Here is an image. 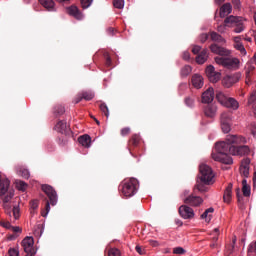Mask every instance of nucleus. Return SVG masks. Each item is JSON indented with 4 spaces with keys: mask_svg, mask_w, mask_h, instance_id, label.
<instances>
[{
    "mask_svg": "<svg viewBox=\"0 0 256 256\" xmlns=\"http://www.w3.org/2000/svg\"><path fill=\"white\" fill-rule=\"evenodd\" d=\"M241 143H247L245 137L228 135L226 141L216 143V152L212 153V159L224 165H233V158L229 155H249V146L241 145Z\"/></svg>",
    "mask_w": 256,
    "mask_h": 256,
    "instance_id": "f257e3e1",
    "label": "nucleus"
},
{
    "mask_svg": "<svg viewBox=\"0 0 256 256\" xmlns=\"http://www.w3.org/2000/svg\"><path fill=\"white\" fill-rule=\"evenodd\" d=\"M41 188L49 199L48 200L47 198H45V208L41 212L42 217H45L46 215H49V211H51V205L52 207H55V205H57V191H55V189L51 185L47 184H43Z\"/></svg>",
    "mask_w": 256,
    "mask_h": 256,
    "instance_id": "f03ea898",
    "label": "nucleus"
},
{
    "mask_svg": "<svg viewBox=\"0 0 256 256\" xmlns=\"http://www.w3.org/2000/svg\"><path fill=\"white\" fill-rule=\"evenodd\" d=\"M216 99L220 105L227 107V109H233V111L239 109V101L235 98L228 97L223 91H216Z\"/></svg>",
    "mask_w": 256,
    "mask_h": 256,
    "instance_id": "7ed1b4c3",
    "label": "nucleus"
},
{
    "mask_svg": "<svg viewBox=\"0 0 256 256\" xmlns=\"http://www.w3.org/2000/svg\"><path fill=\"white\" fill-rule=\"evenodd\" d=\"M139 181L135 178H130L129 180H124V182L119 186V189L124 195V197H133L137 193V186Z\"/></svg>",
    "mask_w": 256,
    "mask_h": 256,
    "instance_id": "20e7f679",
    "label": "nucleus"
},
{
    "mask_svg": "<svg viewBox=\"0 0 256 256\" xmlns=\"http://www.w3.org/2000/svg\"><path fill=\"white\" fill-rule=\"evenodd\" d=\"M228 27H233L234 33H243L245 31V19L241 16L230 15L224 19Z\"/></svg>",
    "mask_w": 256,
    "mask_h": 256,
    "instance_id": "39448f33",
    "label": "nucleus"
},
{
    "mask_svg": "<svg viewBox=\"0 0 256 256\" xmlns=\"http://www.w3.org/2000/svg\"><path fill=\"white\" fill-rule=\"evenodd\" d=\"M199 171H200L199 179L201 183H204V185H211L215 177V174L213 173V169H211V167L207 164H201Z\"/></svg>",
    "mask_w": 256,
    "mask_h": 256,
    "instance_id": "423d86ee",
    "label": "nucleus"
},
{
    "mask_svg": "<svg viewBox=\"0 0 256 256\" xmlns=\"http://www.w3.org/2000/svg\"><path fill=\"white\" fill-rule=\"evenodd\" d=\"M215 61L218 65H222L226 67V69H237L239 65V60L237 58H223V57H216Z\"/></svg>",
    "mask_w": 256,
    "mask_h": 256,
    "instance_id": "0eeeda50",
    "label": "nucleus"
},
{
    "mask_svg": "<svg viewBox=\"0 0 256 256\" xmlns=\"http://www.w3.org/2000/svg\"><path fill=\"white\" fill-rule=\"evenodd\" d=\"M21 245L24 249V252L26 253L25 256H33L35 255V253H37L35 251V248L33 247V245H35V240L33 239V237H25L22 240Z\"/></svg>",
    "mask_w": 256,
    "mask_h": 256,
    "instance_id": "6e6552de",
    "label": "nucleus"
},
{
    "mask_svg": "<svg viewBox=\"0 0 256 256\" xmlns=\"http://www.w3.org/2000/svg\"><path fill=\"white\" fill-rule=\"evenodd\" d=\"M240 79H241V74L239 73L227 75L222 79V85L226 89H229L230 87H233L235 83H238Z\"/></svg>",
    "mask_w": 256,
    "mask_h": 256,
    "instance_id": "1a4fd4ad",
    "label": "nucleus"
},
{
    "mask_svg": "<svg viewBox=\"0 0 256 256\" xmlns=\"http://www.w3.org/2000/svg\"><path fill=\"white\" fill-rule=\"evenodd\" d=\"M54 130L58 133H61V135H71V128L67 125L66 121L60 120L56 123L54 126Z\"/></svg>",
    "mask_w": 256,
    "mask_h": 256,
    "instance_id": "9d476101",
    "label": "nucleus"
},
{
    "mask_svg": "<svg viewBox=\"0 0 256 256\" xmlns=\"http://www.w3.org/2000/svg\"><path fill=\"white\" fill-rule=\"evenodd\" d=\"M206 75L211 83H217L221 79V74L215 72V67L210 65L206 68Z\"/></svg>",
    "mask_w": 256,
    "mask_h": 256,
    "instance_id": "9b49d317",
    "label": "nucleus"
},
{
    "mask_svg": "<svg viewBox=\"0 0 256 256\" xmlns=\"http://www.w3.org/2000/svg\"><path fill=\"white\" fill-rule=\"evenodd\" d=\"M203 113L205 117H208V119H214V117L217 115V104H207L203 108Z\"/></svg>",
    "mask_w": 256,
    "mask_h": 256,
    "instance_id": "f8f14e48",
    "label": "nucleus"
},
{
    "mask_svg": "<svg viewBox=\"0 0 256 256\" xmlns=\"http://www.w3.org/2000/svg\"><path fill=\"white\" fill-rule=\"evenodd\" d=\"M179 213L183 219H193L195 217V211L187 205L180 206Z\"/></svg>",
    "mask_w": 256,
    "mask_h": 256,
    "instance_id": "ddd939ff",
    "label": "nucleus"
},
{
    "mask_svg": "<svg viewBox=\"0 0 256 256\" xmlns=\"http://www.w3.org/2000/svg\"><path fill=\"white\" fill-rule=\"evenodd\" d=\"M221 129L223 133H229L231 131V117L227 113L221 115Z\"/></svg>",
    "mask_w": 256,
    "mask_h": 256,
    "instance_id": "4468645a",
    "label": "nucleus"
},
{
    "mask_svg": "<svg viewBox=\"0 0 256 256\" xmlns=\"http://www.w3.org/2000/svg\"><path fill=\"white\" fill-rule=\"evenodd\" d=\"M214 99H215V90H213V88L210 87L202 93V96H201L202 103L211 104V102Z\"/></svg>",
    "mask_w": 256,
    "mask_h": 256,
    "instance_id": "2eb2a0df",
    "label": "nucleus"
},
{
    "mask_svg": "<svg viewBox=\"0 0 256 256\" xmlns=\"http://www.w3.org/2000/svg\"><path fill=\"white\" fill-rule=\"evenodd\" d=\"M184 203L186 205H190L191 207H199V205L203 203V198L195 195H190L187 198H185Z\"/></svg>",
    "mask_w": 256,
    "mask_h": 256,
    "instance_id": "dca6fc26",
    "label": "nucleus"
},
{
    "mask_svg": "<svg viewBox=\"0 0 256 256\" xmlns=\"http://www.w3.org/2000/svg\"><path fill=\"white\" fill-rule=\"evenodd\" d=\"M68 15H71V17H74V19H77L78 21H81L83 19V13H81V10L75 5H72L67 8Z\"/></svg>",
    "mask_w": 256,
    "mask_h": 256,
    "instance_id": "f3484780",
    "label": "nucleus"
},
{
    "mask_svg": "<svg viewBox=\"0 0 256 256\" xmlns=\"http://www.w3.org/2000/svg\"><path fill=\"white\" fill-rule=\"evenodd\" d=\"M210 50L212 53H215L216 55H221L222 57H227L229 55V50L217 44H212L210 46Z\"/></svg>",
    "mask_w": 256,
    "mask_h": 256,
    "instance_id": "a211bd4d",
    "label": "nucleus"
},
{
    "mask_svg": "<svg viewBox=\"0 0 256 256\" xmlns=\"http://www.w3.org/2000/svg\"><path fill=\"white\" fill-rule=\"evenodd\" d=\"M249 165H251V159L245 158L241 162L240 173L243 177H249Z\"/></svg>",
    "mask_w": 256,
    "mask_h": 256,
    "instance_id": "6ab92c4d",
    "label": "nucleus"
},
{
    "mask_svg": "<svg viewBox=\"0 0 256 256\" xmlns=\"http://www.w3.org/2000/svg\"><path fill=\"white\" fill-rule=\"evenodd\" d=\"M233 11V6H231V3H225L221 8H220V17L221 19H225L227 15H230V13Z\"/></svg>",
    "mask_w": 256,
    "mask_h": 256,
    "instance_id": "aec40b11",
    "label": "nucleus"
},
{
    "mask_svg": "<svg viewBox=\"0 0 256 256\" xmlns=\"http://www.w3.org/2000/svg\"><path fill=\"white\" fill-rule=\"evenodd\" d=\"M232 193H233V184L229 183L224 191V195H223L224 203H231Z\"/></svg>",
    "mask_w": 256,
    "mask_h": 256,
    "instance_id": "412c9836",
    "label": "nucleus"
},
{
    "mask_svg": "<svg viewBox=\"0 0 256 256\" xmlns=\"http://www.w3.org/2000/svg\"><path fill=\"white\" fill-rule=\"evenodd\" d=\"M192 85L195 87V89H201V87H203V77L198 74L193 75Z\"/></svg>",
    "mask_w": 256,
    "mask_h": 256,
    "instance_id": "4be33fe9",
    "label": "nucleus"
},
{
    "mask_svg": "<svg viewBox=\"0 0 256 256\" xmlns=\"http://www.w3.org/2000/svg\"><path fill=\"white\" fill-rule=\"evenodd\" d=\"M208 57L207 49H204L196 56V63H198V65H203V63L207 61Z\"/></svg>",
    "mask_w": 256,
    "mask_h": 256,
    "instance_id": "5701e85b",
    "label": "nucleus"
},
{
    "mask_svg": "<svg viewBox=\"0 0 256 256\" xmlns=\"http://www.w3.org/2000/svg\"><path fill=\"white\" fill-rule=\"evenodd\" d=\"M40 5H43L47 11H55V1L53 0H38Z\"/></svg>",
    "mask_w": 256,
    "mask_h": 256,
    "instance_id": "b1692460",
    "label": "nucleus"
},
{
    "mask_svg": "<svg viewBox=\"0 0 256 256\" xmlns=\"http://www.w3.org/2000/svg\"><path fill=\"white\" fill-rule=\"evenodd\" d=\"M78 141L80 143V145H82L83 147H90L91 146V136L90 135H82L78 138Z\"/></svg>",
    "mask_w": 256,
    "mask_h": 256,
    "instance_id": "393cba45",
    "label": "nucleus"
},
{
    "mask_svg": "<svg viewBox=\"0 0 256 256\" xmlns=\"http://www.w3.org/2000/svg\"><path fill=\"white\" fill-rule=\"evenodd\" d=\"M141 141V137L137 134L132 135L128 142L129 151H131V147H137Z\"/></svg>",
    "mask_w": 256,
    "mask_h": 256,
    "instance_id": "a878e982",
    "label": "nucleus"
},
{
    "mask_svg": "<svg viewBox=\"0 0 256 256\" xmlns=\"http://www.w3.org/2000/svg\"><path fill=\"white\" fill-rule=\"evenodd\" d=\"M210 39L215 43H225V38L215 31L210 32Z\"/></svg>",
    "mask_w": 256,
    "mask_h": 256,
    "instance_id": "bb28decb",
    "label": "nucleus"
},
{
    "mask_svg": "<svg viewBox=\"0 0 256 256\" xmlns=\"http://www.w3.org/2000/svg\"><path fill=\"white\" fill-rule=\"evenodd\" d=\"M242 193L244 197H250L251 196V186L247 184V179L242 180Z\"/></svg>",
    "mask_w": 256,
    "mask_h": 256,
    "instance_id": "cd10ccee",
    "label": "nucleus"
},
{
    "mask_svg": "<svg viewBox=\"0 0 256 256\" xmlns=\"http://www.w3.org/2000/svg\"><path fill=\"white\" fill-rule=\"evenodd\" d=\"M237 243V237L234 236L232 239V244L226 246V255L229 256L235 251V245Z\"/></svg>",
    "mask_w": 256,
    "mask_h": 256,
    "instance_id": "c85d7f7f",
    "label": "nucleus"
},
{
    "mask_svg": "<svg viewBox=\"0 0 256 256\" xmlns=\"http://www.w3.org/2000/svg\"><path fill=\"white\" fill-rule=\"evenodd\" d=\"M213 211H215V209H213V208L206 209L205 212L201 215V219H205L206 223H210L211 222V214H209V213H213Z\"/></svg>",
    "mask_w": 256,
    "mask_h": 256,
    "instance_id": "c756f323",
    "label": "nucleus"
},
{
    "mask_svg": "<svg viewBox=\"0 0 256 256\" xmlns=\"http://www.w3.org/2000/svg\"><path fill=\"white\" fill-rule=\"evenodd\" d=\"M63 113H65V107L63 105H56L54 107L53 114L55 115V117H61V115H63Z\"/></svg>",
    "mask_w": 256,
    "mask_h": 256,
    "instance_id": "7c9ffc66",
    "label": "nucleus"
},
{
    "mask_svg": "<svg viewBox=\"0 0 256 256\" xmlns=\"http://www.w3.org/2000/svg\"><path fill=\"white\" fill-rule=\"evenodd\" d=\"M81 94L85 101H91L95 97V93L91 91H82Z\"/></svg>",
    "mask_w": 256,
    "mask_h": 256,
    "instance_id": "2f4dec72",
    "label": "nucleus"
},
{
    "mask_svg": "<svg viewBox=\"0 0 256 256\" xmlns=\"http://www.w3.org/2000/svg\"><path fill=\"white\" fill-rule=\"evenodd\" d=\"M184 103H185L186 107H190V108L195 107V97H193V96H187V97L184 99Z\"/></svg>",
    "mask_w": 256,
    "mask_h": 256,
    "instance_id": "473e14b6",
    "label": "nucleus"
},
{
    "mask_svg": "<svg viewBox=\"0 0 256 256\" xmlns=\"http://www.w3.org/2000/svg\"><path fill=\"white\" fill-rule=\"evenodd\" d=\"M69 137H71V135H65L60 137L58 139V145H60L61 147H65V145H67V143H69Z\"/></svg>",
    "mask_w": 256,
    "mask_h": 256,
    "instance_id": "72a5a7b5",
    "label": "nucleus"
},
{
    "mask_svg": "<svg viewBox=\"0 0 256 256\" xmlns=\"http://www.w3.org/2000/svg\"><path fill=\"white\" fill-rule=\"evenodd\" d=\"M16 187L19 191H26L27 190V183L23 180H16Z\"/></svg>",
    "mask_w": 256,
    "mask_h": 256,
    "instance_id": "f704fd0d",
    "label": "nucleus"
},
{
    "mask_svg": "<svg viewBox=\"0 0 256 256\" xmlns=\"http://www.w3.org/2000/svg\"><path fill=\"white\" fill-rule=\"evenodd\" d=\"M195 189H197L200 193H207V191H209V187L205 186L203 183L196 184Z\"/></svg>",
    "mask_w": 256,
    "mask_h": 256,
    "instance_id": "c9c22d12",
    "label": "nucleus"
},
{
    "mask_svg": "<svg viewBox=\"0 0 256 256\" xmlns=\"http://www.w3.org/2000/svg\"><path fill=\"white\" fill-rule=\"evenodd\" d=\"M192 71L191 66L186 65L181 69V75L182 77H187Z\"/></svg>",
    "mask_w": 256,
    "mask_h": 256,
    "instance_id": "e433bc0d",
    "label": "nucleus"
},
{
    "mask_svg": "<svg viewBox=\"0 0 256 256\" xmlns=\"http://www.w3.org/2000/svg\"><path fill=\"white\" fill-rule=\"evenodd\" d=\"M113 6L116 9H123L125 7V0H113Z\"/></svg>",
    "mask_w": 256,
    "mask_h": 256,
    "instance_id": "4c0bfd02",
    "label": "nucleus"
},
{
    "mask_svg": "<svg viewBox=\"0 0 256 256\" xmlns=\"http://www.w3.org/2000/svg\"><path fill=\"white\" fill-rule=\"evenodd\" d=\"M234 47L235 49H237V51H240L242 55H247V50H245V46H243V43L234 44Z\"/></svg>",
    "mask_w": 256,
    "mask_h": 256,
    "instance_id": "58836bf2",
    "label": "nucleus"
},
{
    "mask_svg": "<svg viewBox=\"0 0 256 256\" xmlns=\"http://www.w3.org/2000/svg\"><path fill=\"white\" fill-rule=\"evenodd\" d=\"M227 27H229V26L225 22H224V24L218 25L217 26L218 33H221V35H224V33H227Z\"/></svg>",
    "mask_w": 256,
    "mask_h": 256,
    "instance_id": "ea45409f",
    "label": "nucleus"
},
{
    "mask_svg": "<svg viewBox=\"0 0 256 256\" xmlns=\"http://www.w3.org/2000/svg\"><path fill=\"white\" fill-rule=\"evenodd\" d=\"M174 255H185L187 251L183 247H175L173 248Z\"/></svg>",
    "mask_w": 256,
    "mask_h": 256,
    "instance_id": "a19ab883",
    "label": "nucleus"
},
{
    "mask_svg": "<svg viewBox=\"0 0 256 256\" xmlns=\"http://www.w3.org/2000/svg\"><path fill=\"white\" fill-rule=\"evenodd\" d=\"M108 256H121V251L117 248H111L108 250Z\"/></svg>",
    "mask_w": 256,
    "mask_h": 256,
    "instance_id": "79ce46f5",
    "label": "nucleus"
},
{
    "mask_svg": "<svg viewBox=\"0 0 256 256\" xmlns=\"http://www.w3.org/2000/svg\"><path fill=\"white\" fill-rule=\"evenodd\" d=\"M99 107L102 113H104L106 117H109V107H107V104L101 103Z\"/></svg>",
    "mask_w": 256,
    "mask_h": 256,
    "instance_id": "37998d69",
    "label": "nucleus"
},
{
    "mask_svg": "<svg viewBox=\"0 0 256 256\" xmlns=\"http://www.w3.org/2000/svg\"><path fill=\"white\" fill-rule=\"evenodd\" d=\"M248 105L251 107L254 117H256V100L251 101V98H249Z\"/></svg>",
    "mask_w": 256,
    "mask_h": 256,
    "instance_id": "c03bdc74",
    "label": "nucleus"
},
{
    "mask_svg": "<svg viewBox=\"0 0 256 256\" xmlns=\"http://www.w3.org/2000/svg\"><path fill=\"white\" fill-rule=\"evenodd\" d=\"M248 253H250V255H256V241L249 245Z\"/></svg>",
    "mask_w": 256,
    "mask_h": 256,
    "instance_id": "a18cd8bd",
    "label": "nucleus"
},
{
    "mask_svg": "<svg viewBox=\"0 0 256 256\" xmlns=\"http://www.w3.org/2000/svg\"><path fill=\"white\" fill-rule=\"evenodd\" d=\"M91 3H93V0H81L82 9H88V7H91Z\"/></svg>",
    "mask_w": 256,
    "mask_h": 256,
    "instance_id": "49530a36",
    "label": "nucleus"
},
{
    "mask_svg": "<svg viewBox=\"0 0 256 256\" xmlns=\"http://www.w3.org/2000/svg\"><path fill=\"white\" fill-rule=\"evenodd\" d=\"M19 175L21 177H23L24 179H29V177H30L29 170H27V169L20 170Z\"/></svg>",
    "mask_w": 256,
    "mask_h": 256,
    "instance_id": "de8ad7c7",
    "label": "nucleus"
},
{
    "mask_svg": "<svg viewBox=\"0 0 256 256\" xmlns=\"http://www.w3.org/2000/svg\"><path fill=\"white\" fill-rule=\"evenodd\" d=\"M0 226L4 227V229H11L12 227L11 222L5 220L0 221Z\"/></svg>",
    "mask_w": 256,
    "mask_h": 256,
    "instance_id": "09e8293b",
    "label": "nucleus"
},
{
    "mask_svg": "<svg viewBox=\"0 0 256 256\" xmlns=\"http://www.w3.org/2000/svg\"><path fill=\"white\" fill-rule=\"evenodd\" d=\"M236 196H237L239 205H243V196H241V190L239 188L236 189Z\"/></svg>",
    "mask_w": 256,
    "mask_h": 256,
    "instance_id": "8fccbe9b",
    "label": "nucleus"
},
{
    "mask_svg": "<svg viewBox=\"0 0 256 256\" xmlns=\"http://www.w3.org/2000/svg\"><path fill=\"white\" fill-rule=\"evenodd\" d=\"M9 256H19V250L17 248H10L8 250Z\"/></svg>",
    "mask_w": 256,
    "mask_h": 256,
    "instance_id": "3c124183",
    "label": "nucleus"
},
{
    "mask_svg": "<svg viewBox=\"0 0 256 256\" xmlns=\"http://www.w3.org/2000/svg\"><path fill=\"white\" fill-rule=\"evenodd\" d=\"M120 133H121L122 137H127V135H129V133H131V128H129V127L122 128Z\"/></svg>",
    "mask_w": 256,
    "mask_h": 256,
    "instance_id": "603ef678",
    "label": "nucleus"
},
{
    "mask_svg": "<svg viewBox=\"0 0 256 256\" xmlns=\"http://www.w3.org/2000/svg\"><path fill=\"white\" fill-rule=\"evenodd\" d=\"M3 207H4V210H5V213L7 215H11V205H9V203H5L3 202Z\"/></svg>",
    "mask_w": 256,
    "mask_h": 256,
    "instance_id": "864d4df0",
    "label": "nucleus"
},
{
    "mask_svg": "<svg viewBox=\"0 0 256 256\" xmlns=\"http://www.w3.org/2000/svg\"><path fill=\"white\" fill-rule=\"evenodd\" d=\"M234 9H241V0H231Z\"/></svg>",
    "mask_w": 256,
    "mask_h": 256,
    "instance_id": "5fc2aeb1",
    "label": "nucleus"
},
{
    "mask_svg": "<svg viewBox=\"0 0 256 256\" xmlns=\"http://www.w3.org/2000/svg\"><path fill=\"white\" fill-rule=\"evenodd\" d=\"M13 195V192H9V194L4 197L3 203H9L11 199H13Z\"/></svg>",
    "mask_w": 256,
    "mask_h": 256,
    "instance_id": "6e6d98bb",
    "label": "nucleus"
},
{
    "mask_svg": "<svg viewBox=\"0 0 256 256\" xmlns=\"http://www.w3.org/2000/svg\"><path fill=\"white\" fill-rule=\"evenodd\" d=\"M14 219H18L19 218V207L18 206H14L13 210H12Z\"/></svg>",
    "mask_w": 256,
    "mask_h": 256,
    "instance_id": "4d7b16f0",
    "label": "nucleus"
},
{
    "mask_svg": "<svg viewBox=\"0 0 256 256\" xmlns=\"http://www.w3.org/2000/svg\"><path fill=\"white\" fill-rule=\"evenodd\" d=\"M81 101H83V94H81V92H80V93H78V94L76 95V97L74 98V103H75V104L81 103Z\"/></svg>",
    "mask_w": 256,
    "mask_h": 256,
    "instance_id": "13d9d810",
    "label": "nucleus"
},
{
    "mask_svg": "<svg viewBox=\"0 0 256 256\" xmlns=\"http://www.w3.org/2000/svg\"><path fill=\"white\" fill-rule=\"evenodd\" d=\"M30 207H31V209H33V210L37 209V207H39V201H38V200H32V201L30 202Z\"/></svg>",
    "mask_w": 256,
    "mask_h": 256,
    "instance_id": "bf43d9fd",
    "label": "nucleus"
},
{
    "mask_svg": "<svg viewBox=\"0 0 256 256\" xmlns=\"http://www.w3.org/2000/svg\"><path fill=\"white\" fill-rule=\"evenodd\" d=\"M192 53H193L194 55H199V53H201V46H198V45L194 46V47L192 48Z\"/></svg>",
    "mask_w": 256,
    "mask_h": 256,
    "instance_id": "052dcab7",
    "label": "nucleus"
},
{
    "mask_svg": "<svg viewBox=\"0 0 256 256\" xmlns=\"http://www.w3.org/2000/svg\"><path fill=\"white\" fill-rule=\"evenodd\" d=\"M135 249L137 253H139V255H145V249H143V247H141L140 245H137Z\"/></svg>",
    "mask_w": 256,
    "mask_h": 256,
    "instance_id": "680f3d73",
    "label": "nucleus"
},
{
    "mask_svg": "<svg viewBox=\"0 0 256 256\" xmlns=\"http://www.w3.org/2000/svg\"><path fill=\"white\" fill-rule=\"evenodd\" d=\"M213 243L210 244L211 249H215L217 247V241H219V238L217 236L213 237L212 239Z\"/></svg>",
    "mask_w": 256,
    "mask_h": 256,
    "instance_id": "e2e57ef3",
    "label": "nucleus"
},
{
    "mask_svg": "<svg viewBox=\"0 0 256 256\" xmlns=\"http://www.w3.org/2000/svg\"><path fill=\"white\" fill-rule=\"evenodd\" d=\"M207 39H209V34H207V33H204V34H202V35L200 36V41H201L202 43H205V41H207Z\"/></svg>",
    "mask_w": 256,
    "mask_h": 256,
    "instance_id": "0e129e2a",
    "label": "nucleus"
},
{
    "mask_svg": "<svg viewBox=\"0 0 256 256\" xmlns=\"http://www.w3.org/2000/svg\"><path fill=\"white\" fill-rule=\"evenodd\" d=\"M105 59H106V66L111 67V56H109V54H105Z\"/></svg>",
    "mask_w": 256,
    "mask_h": 256,
    "instance_id": "69168bd1",
    "label": "nucleus"
},
{
    "mask_svg": "<svg viewBox=\"0 0 256 256\" xmlns=\"http://www.w3.org/2000/svg\"><path fill=\"white\" fill-rule=\"evenodd\" d=\"M251 133L253 137H256V123L251 124Z\"/></svg>",
    "mask_w": 256,
    "mask_h": 256,
    "instance_id": "338daca9",
    "label": "nucleus"
},
{
    "mask_svg": "<svg viewBox=\"0 0 256 256\" xmlns=\"http://www.w3.org/2000/svg\"><path fill=\"white\" fill-rule=\"evenodd\" d=\"M182 57L184 61H189V59H191V54L189 52H184Z\"/></svg>",
    "mask_w": 256,
    "mask_h": 256,
    "instance_id": "774afa93",
    "label": "nucleus"
}]
</instances>
